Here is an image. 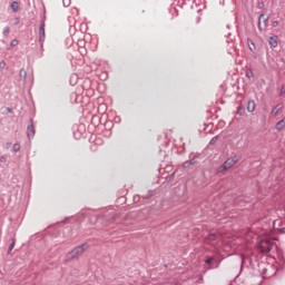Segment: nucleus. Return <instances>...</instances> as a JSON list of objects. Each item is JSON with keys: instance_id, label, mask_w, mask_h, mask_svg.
Returning a JSON list of instances; mask_svg holds the SVG:
<instances>
[{"instance_id": "11", "label": "nucleus", "mask_w": 285, "mask_h": 285, "mask_svg": "<svg viewBox=\"0 0 285 285\" xmlns=\"http://www.w3.org/2000/svg\"><path fill=\"white\" fill-rule=\"evenodd\" d=\"M237 115H239L240 117H244V115H246V108H244V106L239 105L237 108Z\"/></svg>"}, {"instance_id": "33", "label": "nucleus", "mask_w": 285, "mask_h": 285, "mask_svg": "<svg viewBox=\"0 0 285 285\" xmlns=\"http://www.w3.org/2000/svg\"><path fill=\"white\" fill-rule=\"evenodd\" d=\"M6 161H7L6 156H1V157H0V163H1V164H6Z\"/></svg>"}, {"instance_id": "1", "label": "nucleus", "mask_w": 285, "mask_h": 285, "mask_svg": "<svg viewBox=\"0 0 285 285\" xmlns=\"http://www.w3.org/2000/svg\"><path fill=\"white\" fill-rule=\"evenodd\" d=\"M88 248H90V246L88 245V243H85L80 246L75 247L71 252H69L67 254V262H70L71 259H75L76 257H79V255H83V253H86V250H88Z\"/></svg>"}, {"instance_id": "22", "label": "nucleus", "mask_w": 285, "mask_h": 285, "mask_svg": "<svg viewBox=\"0 0 285 285\" xmlns=\"http://www.w3.org/2000/svg\"><path fill=\"white\" fill-rule=\"evenodd\" d=\"M190 166H193L190 160H187L183 164V168H190Z\"/></svg>"}, {"instance_id": "18", "label": "nucleus", "mask_w": 285, "mask_h": 285, "mask_svg": "<svg viewBox=\"0 0 285 285\" xmlns=\"http://www.w3.org/2000/svg\"><path fill=\"white\" fill-rule=\"evenodd\" d=\"M19 77L20 79H26L28 77L26 69H20Z\"/></svg>"}, {"instance_id": "24", "label": "nucleus", "mask_w": 285, "mask_h": 285, "mask_svg": "<svg viewBox=\"0 0 285 285\" xmlns=\"http://www.w3.org/2000/svg\"><path fill=\"white\" fill-rule=\"evenodd\" d=\"M248 48H249L250 52H253V50H255V42L250 41L248 43Z\"/></svg>"}, {"instance_id": "27", "label": "nucleus", "mask_w": 285, "mask_h": 285, "mask_svg": "<svg viewBox=\"0 0 285 285\" xmlns=\"http://www.w3.org/2000/svg\"><path fill=\"white\" fill-rule=\"evenodd\" d=\"M256 8H258V10H263L264 8V1H261L257 3Z\"/></svg>"}, {"instance_id": "4", "label": "nucleus", "mask_w": 285, "mask_h": 285, "mask_svg": "<svg viewBox=\"0 0 285 285\" xmlns=\"http://www.w3.org/2000/svg\"><path fill=\"white\" fill-rule=\"evenodd\" d=\"M258 248L261 253H271L273 250V243L271 240H262Z\"/></svg>"}, {"instance_id": "23", "label": "nucleus", "mask_w": 285, "mask_h": 285, "mask_svg": "<svg viewBox=\"0 0 285 285\" xmlns=\"http://www.w3.org/2000/svg\"><path fill=\"white\" fill-rule=\"evenodd\" d=\"M268 19H269V17H267V18H265V19L263 20L264 30H266V28H268Z\"/></svg>"}, {"instance_id": "13", "label": "nucleus", "mask_w": 285, "mask_h": 285, "mask_svg": "<svg viewBox=\"0 0 285 285\" xmlns=\"http://www.w3.org/2000/svg\"><path fill=\"white\" fill-rule=\"evenodd\" d=\"M154 190H148L147 194H142V199H150V197H154Z\"/></svg>"}, {"instance_id": "7", "label": "nucleus", "mask_w": 285, "mask_h": 285, "mask_svg": "<svg viewBox=\"0 0 285 285\" xmlns=\"http://www.w3.org/2000/svg\"><path fill=\"white\" fill-rule=\"evenodd\" d=\"M268 43H269L271 48H277V36L269 37Z\"/></svg>"}, {"instance_id": "28", "label": "nucleus", "mask_w": 285, "mask_h": 285, "mask_svg": "<svg viewBox=\"0 0 285 285\" xmlns=\"http://www.w3.org/2000/svg\"><path fill=\"white\" fill-rule=\"evenodd\" d=\"M3 35H10V27H6L3 30Z\"/></svg>"}, {"instance_id": "17", "label": "nucleus", "mask_w": 285, "mask_h": 285, "mask_svg": "<svg viewBox=\"0 0 285 285\" xmlns=\"http://www.w3.org/2000/svg\"><path fill=\"white\" fill-rule=\"evenodd\" d=\"M200 156V154L194 155V157L189 160L191 163V166H195V164H197V159H199Z\"/></svg>"}, {"instance_id": "3", "label": "nucleus", "mask_w": 285, "mask_h": 285, "mask_svg": "<svg viewBox=\"0 0 285 285\" xmlns=\"http://www.w3.org/2000/svg\"><path fill=\"white\" fill-rule=\"evenodd\" d=\"M43 41H46V20L42 19L39 27V43L43 48Z\"/></svg>"}, {"instance_id": "36", "label": "nucleus", "mask_w": 285, "mask_h": 285, "mask_svg": "<svg viewBox=\"0 0 285 285\" xmlns=\"http://www.w3.org/2000/svg\"><path fill=\"white\" fill-rule=\"evenodd\" d=\"M70 218H65L63 219V222H62V224H68V220H69Z\"/></svg>"}, {"instance_id": "14", "label": "nucleus", "mask_w": 285, "mask_h": 285, "mask_svg": "<svg viewBox=\"0 0 285 285\" xmlns=\"http://www.w3.org/2000/svg\"><path fill=\"white\" fill-rule=\"evenodd\" d=\"M207 242H217V234H213L210 233L207 237H206Z\"/></svg>"}, {"instance_id": "5", "label": "nucleus", "mask_w": 285, "mask_h": 285, "mask_svg": "<svg viewBox=\"0 0 285 285\" xmlns=\"http://www.w3.org/2000/svg\"><path fill=\"white\" fill-rule=\"evenodd\" d=\"M27 137L28 139H32L36 135V131H35V119L30 118V125H28L27 127Z\"/></svg>"}, {"instance_id": "16", "label": "nucleus", "mask_w": 285, "mask_h": 285, "mask_svg": "<svg viewBox=\"0 0 285 285\" xmlns=\"http://www.w3.org/2000/svg\"><path fill=\"white\" fill-rule=\"evenodd\" d=\"M262 19H264V13H261L258 17V30L264 32V28H262Z\"/></svg>"}, {"instance_id": "19", "label": "nucleus", "mask_w": 285, "mask_h": 285, "mask_svg": "<svg viewBox=\"0 0 285 285\" xmlns=\"http://www.w3.org/2000/svg\"><path fill=\"white\" fill-rule=\"evenodd\" d=\"M216 141H219V136L213 137L209 141V146H215Z\"/></svg>"}, {"instance_id": "9", "label": "nucleus", "mask_w": 285, "mask_h": 285, "mask_svg": "<svg viewBox=\"0 0 285 285\" xmlns=\"http://www.w3.org/2000/svg\"><path fill=\"white\" fill-rule=\"evenodd\" d=\"M276 130L282 131L285 128V118H283L281 121H278L275 126Z\"/></svg>"}, {"instance_id": "26", "label": "nucleus", "mask_w": 285, "mask_h": 285, "mask_svg": "<svg viewBox=\"0 0 285 285\" xmlns=\"http://www.w3.org/2000/svg\"><path fill=\"white\" fill-rule=\"evenodd\" d=\"M284 95H285V85H283L281 88L279 97H284Z\"/></svg>"}, {"instance_id": "32", "label": "nucleus", "mask_w": 285, "mask_h": 285, "mask_svg": "<svg viewBox=\"0 0 285 285\" xmlns=\"http://www.w3.org/2000/svg\"><path fill=\"white\" fill-rule=\"evenodd\" d=\"M3 68H6V61H0V70H3Z\"/></svg>"}, {"instance_id": "34", "label": "nucleus", "mask_w": 285, "mask_h": 285, "mask_svg": "<svg viewBox=\"0 0 285 285\" xmlns=\"http://www.w3.org/2000/svg\"><path fill=\"white\" fill-rule=\"evenodd\" d=\"M19 22H20V19H19V18H16L14 24L17 26V24H19Z\"/></svg>"}, {"instance_id": "30", "label": "nucleus", "mask_w": 285, "mask_h": 285, "mask_svg": "<svg viewBox=\"0 0 285 285\" xmlns=\"http://www.w3.org/2000/svg\"><path fill=\"white\" fill-rule=\"evenodd\" d=\"M62 2H63V6H65L66 8H68V6H70V0H62Z\"/></svg>"}, {"instance_id": "21", "label": "nucleus", "mask_w": 285, "mask_h": 285, "mask_svg": "<svg viewBox=\"0 0 285 285\" xmlns=\"http://www.w3.org/2000/svg\"><path fill=\"white\" fill-rule=\"evenodd\" d=\"M213 256H207L205 259V264H207V266H210L213 264Z\"/></svg>"}, {"instance_id": "35", "label": "nucleus", "mask_w": 285, "mask_h": 285, "mask_svg": "<svg viewBox=\"0 0 285 285\" xmlns=\"http://www.w3.org/2000/svg\"><path fill=\"white\" fill-rule=\"evenodd\" d=\"M134 202H139V196H135Z\"/></svg>"}, {"instance_id": "38", "label": "nucleus", "mask_w": 285, "mask_h": 285, "mask_svg": "<svg viewBox=\"0 0 285 285\" xmlns=\"http://www.w3.org/2000/svg\"><path fill=\"white\" fill-rule=\"evenodd\" d=\"M244 259H246V257L245 256H242V262L244 263Z\"/></svg>"}, {"instance_id": "2", "label": "nucleus", "mask_w": 285, "mask_h": 285, "mask_svg": "<svg viewBox=\"0 0 285 285\" xmlns=\"http://www.w3.org/2000/svg\"><path fill=\"white\" fill-rule=\"evenodd\" d=\"M239 159H237V156L227 158L225 163L218 168V173H222V170H230L237 164Z\"/></svg>"}, {"instance_id": "15", "label": "nucleus", "mask_w": 285, "mask_h": 285, "mask_svg": "<svg viewBox=\"0 0 285 285\" xmlns=\"http://www.w3.org/2000/svg\"><path fill=\"white\" fill-rule=\"evenodd\" d=\"M14 244H17V239L12 238L11 244L9 245V248H8V255H10V253H12V250L14 249Z\"/></svg>"}, {"instance_id": "12", "label": "nucleus", "mask_w": 285, "mask_h": 285, "mask_svg": "<svg viewBox=\"0 0 285 285\" xmlns=\"http://www.w3.org/2000/svg\"><path fill=\"white\" fill-rule=\"evenodd\" d=\"M247 79H253V77H255V73L253 72V69L247 68L246 72H245Z\"/></svg>"}, {"instance_id": "25", "label": "nucleus", "mask_w": 285, "mask_h": 285, "mask_svg": "<svg viewBox=\"0 0 285 285\" xmlns=\"http://www.w3.org/2000/svg\"><path fill=\"white\" fill-rule=\"evenodd\" d=\"M10 46H11L12 48H14V46H19V40L13 39V40L11 41Z\"/></svg>"}, {"instance_id": "37", "label": "nucleus", "mask_w": 285, "mask_h": 285, "mask_svg": "<svg viewBox=\"0 0 285 285\" xmlns=\"http://www.w3.org/2000/svg\"><path fill=\"white\" fill-rule=\"evenodd\" d=\"M7 112H12V108L8 107Z\"/></svg>"}, {"instance_id": "29", "label": "nucleus", "mask_w": 285, "mask_h": 285, "mask_svg": "<svg viewBox=\"0 0 285 285\" xmlns=\"http://www.w3.org/2000/svg\"><path fill=\"white\" fill-rule=\"evenodd\" d=\"M173 177H175V174H171L166 177V181H173Z\"/></svg>"}, {"instance_id": "10", "label": "nucleus", "mask_w": 285, "mask_h": 285, "mask_svg": "<svg viewBox=\"0 0 285 285\" xmlns=\"http://www.w3.org/2000/svg\"><path fill=\"white\" fill-rule=\"evenodd\" d=\"M10 8L12 12H19V2L18 1L11 2Z\"/></svg>"}, {"instance_id": "8", "label": "nucleus", "mask_w": 285, "mask_h": 285, "mask_svg": "<svg viewBox=\"0 0 285 285\" xmlns=\"http://www.w3.org/2000/svg\"><path fill=\"white\" fill-rule=\"evenodd\" d=\"M255 100H249L248 102H247V111L248 112H255Z\"/></svg>"}, {"instance_id": "39", "label": "nucleus", "mask_w": 285, "mask_h": 285, "mask_svg": "<svg viewBox=\"0 0 285 285\" xmlns=\"http://www.w3.org/2000/svg\"><path fill=\"white\" fill-rule=\"evenodd\" d=\"M281 233H285V228H282V229H281Z\"/></svg>"}, {"instance_id": "20", "label": "nucleus", "mask_w": 285, "mask_h": 285, "mask_svg": "<svg viewBox=\"0 0 285 285\" xmlns=\"http://www.w3.org/2000/svg\"><path fill=\"white\" fill-rule=\"evenodd\" d=\"M21 150V145L19 142H16L13 145V153H19Z\"/></svg>"}, {"instance_id": "31", "label": "nucleus", "mask_w": 285, "mask_h": 285, "mask_svg": "<svg viewBox=\"0 0 285 285\" xmlns=\"http://www.w3.org/2000/svg\"><path fill=\"white\" fill-rule=\"evenodd\" d=\"M272 26H273V28H277V26H279V21H277V20L273 21Z\"/></svg>"}, {"instance_id": "6", "label": "nucleus", "mask_w": 285, "mask_h": 285, "mask_svg": "<svg viewBox=\"0 0 285 285\" xmlns=\"http://www.w3.org/2000/svg\"><path fill=\"white\" fill-rule=\"evenodd\" d=\"M284 109V104L279 102L277 104L271 111L272 117H277L279 110Z\"/></svg>"}]
</instances>
